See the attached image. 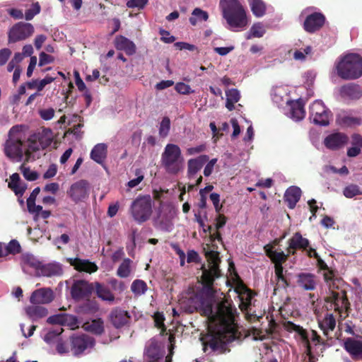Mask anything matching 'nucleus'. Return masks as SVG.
Returning a JSON list of instances; mask_svg holds the SVG:
<instances>
[{
	"label": "nucleus",
	"instance_id": "nucleus-43",
	"mask_svg": "<svg viewBox=\"0 0 362 362\" xmlns=\"http://www.w3.org/2000/svg\"><path fill=\"white\" fill-rule=\"evenodd\" d=\"M343 194L345 197L351 199L355 196L361 195L362 189H361V187L356 184H351L344 187L343 190Z\"/></svg>",
	"mask_w": 362,
	"mask_h": 362
},
{
	"label": "nucleus",
	"instance_id": "nucleus-31",
	"mask_svg": "<svg viewBox=\"0 0 362 362\" xmlns=\"http://www.w3.org/2000/svg\"><path fill=\"white\" fill-rule=\"evenodd\" d=\"M107 155V146L105 144H96L90 152V158L98 163L101 164Z\"/></svg>",
	"mask_w": 362,
	"mask_h": 362
},
{
	"label": "nucleus",
	"instance_id": "nucleus-4",
	"mask_svg": "<svg viewBox=\"0 0 362 362\" xmlns=\"http://www.w3.org/2000/svg\"><path fill=\"white\" fill-rule=\"evenodd\" d=\"M337 75L344 80H355L362 76V57L354 53L345 55L337 65Z\"/></svg>",
	"mask_w": 362,
	"mask_h": 362
},
{
	"label": "nucleus",
	"instance_id": "nucleus-63",
	"mask_svg": "<svg viewBox=\"0 0 362 362\" xmlns=\"http://www.w3.org/2000/svg\"><path fill=\"white\" fill-rule=\"evenodd\" d=\"M216 162H217L216 158H213L209 161L208 160V163H206V165L204 169V176L209 177L211 175V173L214 170V165L216 163Z\"/></svg>",
	"mask_w": 362,
	"mask_h": 362
},
{
	"label": "nucleus",
	"instance_id": "nucleus-17",
	"mask_svg": "<svg viewBox=\"0 0 362 362\" xmlns=\"http://www.w3.org/2000/svg\"><path fill=\"white\" fill-rule=\"evenodd\" d=\"M54 298L53 291L50 288H42L32 293L30 302L34 305L47 304L51 303Z\"/></svg>",
	"mask_w": 362,
	"mask_h": 362
},
{
	"label": "nucleus",
	"instance_id": "nucleus-59",
	"mask_svg": "<svg viewBox=\"0 0 362 362\" xmlns=\"http://www.w3.org/2000/svg\"><path fill=\"white\" fill-rule=\"evenodd\" d=\"M56 79V77H53L47 75L43 79L38 81L37 89L38 91H41L47 84L52 83Z\"/></svg>",
	"mask_w": 362,
	"mask_h": 362
},
{
	"label": "nucleus",
	"instance_id": "nucleus-57",
	"mask_svg": "<svg viewBox=\"0 0 362 362\" xmlns=\"http://www.w3.org/2000/svg\"><path fill=\"white\" fill-rule=\"evenodd\" d=\"M175 89L177 93L184 95L189 94L192 92L190 86L182 82L177 83L175 86Z\"/></svg>",
	"mask_w": 362,
	"mask_h": 362
},
{
	"label": "nucleus",
	"instance_id": "nucleus-6",
	"mask_svg": "<svg viewBox=\"0 0 362 362\" xmlns=\"http://www.w3.org/2000/svg\"><path fill=\"white\" fill-rule=\"evenodd\" d=\"M182 161L180 148L176 144H167L160 160L165 171L172 175L177 174L182 169Z\"/></svg>",
	"mask_w": 362,
	"mask_h": 362
},
{
	"label": "nucleus",
	"instance_id": "nucleus-2",
	"mask_svg": "<svg viewBox=\"0 0 362 362\" xmlns=\"http://www.w3.org/2000/svg\"><path fill=\"white\" fill-rule=\"evenodd\" d=\"M223 16L232 31L238 32L248 24L246 11L238 0H221Z\"/></svg>",
	"mask_w": 362,
	"mask_h": 362
},
{
	"label": "nucleus",
	"instance_id": "nucleus-51",
	"mask_svg": "<svg viewBox=\"0 0 362 362\" xmlns=\"http://www.w3.org/2000/svg\"><path fill=\"white\" fill-rule=\"evenodd\" d=\"M78 319L76 316L69 314H64L63 325H66L72 329L78 327Z\"/></svg>",
	"mask_w": 362,
	"mask_h": 362
},
{
	"label": "nucleus",
	"instance_id": "nucleus-13",
	"mask_svg": "<svg viewBox=\"0 0 362 362\" xmlns=\"http://www.w3.org/2000/svg\"><path fill=\"white\" fill-rule=\"evenodd\" d=\"M93 291V284L84 280H78L74 281L71 287V295L73 299L78 300L90 297Z\"/></svg>",
	"mask_w": 362,
	"mask_h": 362
},
{
	"label": "nucleus",
	"instance_id": "nucleus-33",
	"mask_svg": "<svg viewBox=\"0 0 362 362\" xmlns=\"http://www.w3.org/2000/svg\"><path fill=\"white\" fill-rule=\"evenodd\" d=\"M94 289L95 290L98 297L101 298L103 300L109 302L114 301L115 296L107 286L96 282L95 284Z\"/></svg>",
	"mask_w": 362,
	"mask_h": 362
},
{
	"label": "nucleus",
	"instance_id": "nucleus-24",
	"mask_svg": "<svg viewBox=\"0 0 362 362\" xmlns=\"http://www.w3.org/2000/svg\"><path fill=\"white\" fill-rule=\"evenodd\" d=\"M339 94L344 98L358 99L362 95L359 86L350 83L342 86L339 89Z\"/></svg>",
	"mask_w": 362,
	"mask_h": 362
},
{
	"label": "nucleus",
	"instance_id": "nucleus-32",
	"mask_svg": "<svg viewBox=\"0 0 362 362\" xmlns=\"http://www.w3.org/2000/svg\"><path fill=\"white\" fill-rule=\"evenodd\" d=\"M291 115L296 121L303 119L305 117V112L304 104L300 100L293 101L291 103Z\"/></svg>",
	"mask_w": 362,
	"mask_h": 362
},
{
	"label": "nucleus",
	"instance_id": "nucleus-44",
	"mask_svg": "<svg viewBox=\"0 0 362 362\" xmlns=\"http://www.w3.org/2000/svg\"><path fill=\"white\" fill-rule=\"evenodd\" d=\"M265 33V30L260 23H257L252 25L247 33V39L252 37H262Z\"/></svg>",
	"mask_w": 362,
	"mask_h": 362
},
{
	"label": "nucleus",
	"instance_id": "nucleus-36",
	"mask_svg": "<svg viewBox=\"0 0 362 362\" xmlns=\"http://www.w3.org/2000/svg\"><path fill=\"white\" fill-rule=\"evenodd\" d=\"M337 122L340 126L344 127L358 126L362 123L361 118L348 115H344L337 117Z\"/></svg>",
	"mask_w": 362,
	"mask_h": 362
},
{
	"label": "nucleus",
	"instance_id": "nucleus-12",
	"mask_svg": "<svg viewBox=\"0 0 362 362\" xmlns=\"http://www.w3.org/2000/svg\"><path fill=\"white\" fill-rule=\"evenodd\" d=\"M89 191V182L86 180H80L71 185L67 194L74 203L77 204L88 197Z\"/></svg>",
	"mask_w": 362,
	"mask_h": 362
},
{
	"label": "nucleus",
	"instance_id": "nucleus-19",
	"mask_svg": "<svg viewBox=\"0 0 362 362\" xmlns=\"http://www.w3.org/2000/svg\"><path fill=\"white\" fill-rule=\"evenodd\" d=\"M266 255L274 264V267L277 266H283L282 264L286 262L291 255L288 252L285 254L283 251L277 252L274 250V246L272 244H267L264 247Z\"/></svg>",
	"mask_w": 362,
	"mask_h": 362
},
{
	"label": "nucleus",
	"instance_id": "nucleus-30",
	"mask_svg": "<svg viewBox=\"0 0 362 362\" xmlns=\"http://www.w3.org/2000/svg\"><path fill=\"white\" fill-rule=\"evenodd\" d=\"M83 328L89 332L95 335H101L104 331V322L101 318L93 320L90 322H86L83 325Z\"/></svg>",
	"mask_w": 362,
	"mask_h": 362
},
{
	"label": "nucleus",
	"instance_id": "nucleus-18",
	"mask_svg": "<svg viewBox=\"0 0 362 362\" xmlns=\"http://www.w3.org/2000/svg\"><path fill=\"white\" fill-rule=\"evenodd\" d=\"M349 141L348 136L341 132L329 134L324 140L325 146L330 150H337L343 147Z\"/></svg>",
	"mask_w": 362,
	"mask_h": 362
},
{
	"label": "nucleus",
	"instance_id": "nucleus-25",
	"mask_svg": "<svg viewBox=\"0 0 362 362\" xmlns=\"http://www.w3.org/2000/svg\"><path fill=\"white\" fill-rule=\"evenodd\" d=\"M62 274V268L57 264H40L39 267L36 275L37 276H43L47 277H51L54 276H58Z\"/></svg>",
	"mask_w": 362,
	"mask_h": 362
},
{
	"label": "nucleus",
	"instance_id": "nucleus-27",
	"mask_svg": "<svg viewBox=\"0 0 362 362\" xmlns=\"http://www.w3.org/2000/svg\"><path fill=\"white\" fill-rule=\"evenodd\" d=\"M71 264L79 272H86L90 274L98 270V266L88 259L75 258L71 262Z\"/></svg>",
	"mask_w": 362,
	"mask_h": 362
},
{
	"label": "nucleus",
	"instance_id": "nucleus-22",
	"mask_svg": "<svg viewBox=\"0 0 362 362\" xmlns=\"http://www.w3.org/2000/svg\"><path fill=\"white\" fill-rule=\"evenodd\" d=\"M115 46L117 49L124 51L127 55L135 54L136 50L135 44L123 35H119L115 37Z\"/></svg>",
	"mask_w": 362,
	"mask_h": 362
},
{
	"label": "nucleus",
	"instance_id": "nucleus-3",
	"mask_svg": "<svg viewBox=\"0 0 362 362\" xmlns=\"http://www.w3.org/2000/svg\"><path fill=\"white\" fill-rule=\"evenodd\" d=\"M8 136L4 146L6 156L11 160L21 161L23 158V148L25 146V136L23 126L16 125L11 127Z\"/></svg>",
	"mask_w": 362,
	"mask_h": 362
},
{
	"label": "nucleus",
	"instance_id": "nucleus-29",
	"mask_svg": "<svg viewBox=\"0 0 362 362\" xmlns=\"http://www.w3.org/2000/svg\"><path fill=\"white\" fill-rule=\"evenodd\" d=\"M25 313L27 315L33 320L35 321L38 319L46 317L48 315V310L47 308L34 305L28 306L25 308Z\"/></svg>",
	"mask_w": 362,
	"mask_h": 362
},
{
	"label": "nucleus",
	"instance_id": "nucleus-45",
	"mask_svg": "<svg viewBox=\"0 0 362 362\" xmlns=\"http://www.w3.org/2000/svg\"><path fill=\"white\" fill-rule=\"evenodd\" d=\"M147 284L143 280L136 279L133 281L131 286L132 291L138 296L144 294L147 290Z\"/></svg>",
	"mask_w": 362,
	"mask_h": 362
},
{
	"label": "nucleus",
	"instance_id": "nucleus-26",
	"mask_svg": "<svg viewBox=\"0 0 362 362\" xmlns=\"http://www.w3.org/2000/svg\"><path fill=\"white\" fill-rule=\"evenodd\" d=\"M344 349L351 355L353 359L357 360L362 354V341L348 338L344 342Z\"/></svg>",
	"mask_w": 362,
	"mask_h": 362
},
{
	"label": "nucleus",
	"instance_id": "nucleus-28",
	"mask_svg": "<svg viewBox=\"0 0 362 362\" xmlns=\"http://www.w3.org/2000/svg\"><path fill=\"white\" fill-rule=\"evenodd\" d=\"M318 324L323 334L329 338V332L334 331L335 328L336 320L332 314H327L322 320L319 321Z\"/></svg>",
	"mask_w": 362,
	"mask_h": 362
},
{
	"label": "nucleus",
	"instance_id": "nucleus-14",
	"mask_svg": "<svg viewBox=\"0 0 362 362\" xmlns=\"http://www.w3.org/2000/svg\"><path fill=\"white\" fill-rule=\"evenodd\" d=\"M326 18L321 12H314L306 16L303 22V29L308 33L320 30L325 25Z\"/></svg>",
	"mask_w": 362,
	"mask_h": 362
},
{
	"label": "nucleus",
	"instance_id": "nucleus-35",
	"mask_svg": "<svg viewBox=\"0 0 362 362\" xmlns=\"http://www.w3.org/2000/svg\"><path fill=\"white\" fill-rule=\"evenodd\" d=\"M146 356L149 362H158L162 357L159 346L154 342L151 343L146 349Z\"/></svg>",
	"mask_w": 362,
	"mask_h": 362
},
{
	"label": "nucleus",
	"instance_id": "nucleus-40",
	"mask_svg": "<svg viewBox=\"0 0 362 362\" xmlns=\"http://www.w3.org/2000/svg\"><path fill=\"white\" fill-rule=\"evenodd\" d=\"M284 327L288 332H296L301 337L303 340H307V332L300 325H297L291 321H286L284 322Z\"/></svg>",
	"mask_w": 362,
	"mask_h": 362
},
{
	"label": "nucleus",
	"instance_id": "nucleus-42",
	"mask_svg": "<svg viewBox=\"0 0 362 362\" xmlns=\"http://www.w3.org/2000/svg\"><path fill=\"white\" fill-rule=\"evenodd\" d=\"M153 318L154 320L155 327H156L158 329H160V335L167 334V328L164 324L165 317L163 313L157 311L153 314Z\"/></svg>",
	"mask_w": 362,
	"mask_h": 362
},
{
	"label": "nucleus",
	"instance_id": "nucleus-46",
	"mask_svg": "<svg viewBox=\"0 0 362 362\" xmlns=\"http://www.w3.org/2000/svg\"><path fill=\"white\" fill-rule=\"evenodd\" d=\"M170 129V119L168 117H164L159 126L158 134L160 138L168 136Z\"/></svg>",
	"mask_w": 362,
	"mask_h": 362
},
{
	"label": "nucleus",
	"instance_id": "nucleus-47",
	"mask_svg": "<svg viewBox=\"0 0 362 362\" xmlns=\"http://www.w3.org/2000/svg\"><path fill=\"white\" fill-rule=\"evenodd\" d=\"M275 275L277 280V284L284 288L289 286V283L284 275L283 266H277L274 267Z\"/></svg>",
	"mask_w": 362,
	"mask_h": 362
},
{
	"label": "nucleus",
	"instance_id": "nucleus-38",
	"mask_svg": "<svg viewBox=\"0 0 362 362\" xmlns=\"http://www.w3.org/2000/svg\"><path fill=\"white\" fill-rule=\"evenodd\" d=\"M132 261L129 258H125L119 266L117 275L121 278H127L131 274V264Z\"/></svg>",
	"mask_w": 362,
	"mask_h": 362
},
{
	"label": "nucleus",
	"instance_id": "nucleus-64",
	"mask_svg": "<svg viewBox=\"0 0 362 362\" xmlns=\"http://www.w3.org/2000/svg\"><path fill=\"white\" fill-rule=\"evenodd\" d=\"M9 188L12 191H13V192L15 193L16 195L22 197L27 189V185L25 183H23V184L20 183V184L15 185L14 187H9Z\"/></svg>",
	"mask_w": 362,
	"mask_h": 362
},
{
	"label": "nucleus",
	"instance_id": "nucleus-39",
	"mask_svg": "<svg viewBox=\"0 0 362 362\" xmlns=\"http://www.w3.org/2000/svg\"><path fill=\"white\" fill-rule=\"evenodd\" d=\"M38 140L43 148L49 146L53 140L52 132L50 129H44L39 133Z\"/></svg>",
	"mask_w": 362,
	"mask_h": 362
},
{
	"label": "nucleus",
	"instance_id": "nucleus-48",
	"mask_svg": "<svg viewBox=\"0 0 362 362\" xmlns=\"http://www.w3.org/2000/svg\"><path fill=\"white\" fill-rule=\"evenodd\" d=\"M214 186L209 185L204 188L199 190L200 199L199 202V207L201 209H205L206 207V193L212 191Z\"/></svg>",
	"mask_w": 362,
	"mask_h": 362
},
{
	"label": "nucleus",
	"instance_id": "nucleus-60",
	"mask_svg": "<svg viewBox=\"0 0 362 362\" xmlns=\"http://www.w3.org/2000/svg\"><path fill=\"white\" fill-rule=\"evenodd\" d=\"M226 98L238 103L240 98V92L236 88L229 89L226 92Z\"/></svg>",
	"mask_w": 362,
	"mask_h": 362
},
{
	"label": "nucleus",
	"instance_id": "nucleus-21",
	"mask_svg": "<svg viewBox=\"0 0 362 362\" xmlns=\"http://www.w3.org/2000/svg\"><path fill=\"white\" fill-rule=\"evenodd\" d=\"M297 284L305 291H313L317 286L316 276L311 273H300L297 275Z\"/></svg>",
	"mask_w": 362,
	"mask_h": 362
},
{
	"label": "nucleus",
	"instance_id": "nucleus-55",
	"mask_svg": "<svg viewBox=\"0 0 362 362\" xmlns=\"http://www.w3.org/2000/svg\"><path fill=\"white\" fill-rule=\"evenodd\" d=\"M54 61V57L46 54L44 52L40 53L39 55V64L40 66H45L48 64H51Z\"/></svg>",
	"mask_w": 362,
	"mask_h": 362
},
{
	"label": "nucleus",
	"instance_id": "nucleus-52",
	"mask_svg": "<svg viewBox=\"0 0 362 362\" xmlns=\"http://www.w3.org/2000/svg\"><path fill=\"white\" fill-rule=\"evenodd\" d=\"M28 148L25 150L24 153L27 157V160L33 152L37 151L39 150V144L35 140H32L30 139H28Z\"/></svg>",
	"mask_w": 362,
	"mask_h": 362
},
{
	"label": "nucleus",
	"instance_id": "nucleus-34",
	"mask_svg": "<svg viewBox=\"0 0 362 362\" xmlns=\"http://www.w3.org/2000/svg\"><path fill=\"white\" fill-rule=\"evenodd\" d=\"M99 309L98 305L95 300H87L78 307V313L80 314H94Z\"/></svg>",
	"mask_w": 362,
	"mask_h": 362
},
{
	"label": "nucleus",
	"instance_id": "nucleus-10",
	"mask_svg": "<svg viewBox=\"0 0 362 362\" xmlns=\"http://www.w3.org/2000/svg\"><path fill=\"white\" fill-rule=\"evenodd\" d=\"M34 27L30 23L19 22L16 23L8 32V42H16L24 40L34 33Z\"/></svg>",
	"mask_w": 362,
	"mask_h": 362
},
{
	"label": "nucleus",
	"instance_id": "nucleus-20",
	"mask_svg": "<svg viewBox=\"0 0 362 362\" xmlns=\"http://www.w3.org/2000/svg\"><path fill=\"white\" fill-rule=\"evenodd\" d=\"M209 157L206 155H201L195 158H191L187 161V177L194 178L197 173L208 162Z\"/></svg>",
	"mask_w": 362,
	"mask_h": 362
},
{
	"label": "nucleus",
	"instance_id": "nucleus-1",
	"mask_svg": "<svg viewBox=\"0 0 362 362\" xmlns=\"http://www.w3.org/2000/svg\"><path fill=\"white\" fill-rule=\"evenodd\" d=\"M186 312H198L206 317L214 327H210L207 333L200 338L204 352L223 354L229 352L228 343L233 341L238 332L235 317L236 308L232 301L227 299L217 303L214 309V299L195 294L187 300Z\"/></svg>",
	"mask_w": 362,
	"mask_h": 362
},
{
	"label": "nucleus",
	"instance_id": "nucleus-41",
	"mask_svg": "<svg viewBox=\"0 0 362 362\" xmlns=\"http://www.w3.org/2000/svg\"><path fill=\"white\" fill-rule=\"evenodd\" d=\"M250 6L252 13L256 17H262L265 14L266 6L262 0H252Z\"/></svg>",
	"mask_w": 362,
	"mask_h": 362
},
{
	"label": "nucleus",
	"instance_id": "nucleus-50",
	"mask_svg": "<svg viewBox=\"0 0 362 362\" xmlns=\"http://www.w3.org/2000/svg\"><path fill=\"white\" fill-rule=\"evenodd\" d=\"M40 6L38 2L32 4L31 8L27 9L25 13V18L27 21L32 20L35 15L40 12Z\"/></svg>",
	"mask_w": 362,
	"mask_h": 362
},
{
	"label": "nucleus",
	"instance_id": "nucleus-15",
	"mask_svg": "<svg viewBox=\"0 0 362 362\" xmlns=\"http://www.w3.org/2000/svg\"><path fill=\"white\" fill-rule=\"evenodd\" d=\"M131 316L128 311L119 307L113 308L110 315L109 320L116 329H120L129 324Z\"/></svg>",
	"mask_w": 362,
	"mask_h": 362
},
{
	"label": "nucleus",
	"instance_id": "nucleus-8",
	"mask_svg": "<svg viewBox=\"0 0 362 362\" xmlns=\"http://www.w3.org/2000/svg\"><path fill=\"white\" fill-rule=\"evenodd\" d=\"M70 347L74 356L81 355L86 349L95 346V339L86 334H75L70 337Z\"/></svg>",
	"mask_w": 362,
	"mask_h": 362
},
{
	"label": "nucleus",
	"instance_id": "nucleus-61",
	"mask_svg": "<svg viewBox=\"0 0 362 362\" xmlns=\"http://www.w3.org/2000/svg\"><path fill=\"white\" fill-rule=\"evenodd\" d=\"M63 329L60 328V329H54L49 331L46 335L45 336V341L47 343H50L54 341V339L57 337L62 332Z\"/></svg>",
	"mask_w": 362,
	"mask_h": 362
},
{
	"label": "nucleus",
	"instance_id": "nucleus-58",
	"mask_svg": "<svg viewBox=\"0 0 362 362\" xmlns=\"http://www.w3.org/2000/svg\"><path fill=\"white\" fill-rule=\"evenodd\" d=\"M40 117L44 120H50L54 115V110L52 107L39 110Z\"/></svg>",
	"mask_w": 362,
	"mask_h": 362
},
{
	"label": "nucleus",
	"instance_id": "nucleus-9",
	"mask_svg": "<svg viewBox=\"0 0 362 362\" xmlns=\"http://www.w3.org/2000/svg\"><path fill=\"white\" fill-rule=\"evenodd\" d=\"M331 115L330 110L321 100H315L310 106V117L315 124L327 126Z\"/></svg>",
	"mask_w": 362,
	"mask_h": 362
},
{
	"label": "nucleus",
	"instance_id": "nucleus-62",
	"mask_svg": "<svg viewBox=\"0 0 362 362\" xmlns=\"http://www.w3.org/2000/svg\"><path fill=\"white\" fill-rule=\"evenodd\" d=\"M11 54L8 48H4L0 50V66L4 65Z\"/></svg>",
	"mask_w": 362,
	"mask_h": 362
},
{
	"label": "nucleus",
	"instance_id": "nucleus-54",
	"mask_svg": "<svg viewBox=\"0 0 362 362\" xmlns=\"http://www.w3.org/2000/svg\"><path fill=\"white\" fill-rule=\"evenodd\" d=\"M21 249L19 243L16 240H11L6 247L8 253L13 255L19 253L21 252Z\"/></svg>",
	"mask_w": 362,
	"mask_h": 362
},
{
	"label": "nucleus",
	"instance_id": "nucleus-37",
	"mask_svg": "<svg viewBox=\"0 0 362 362\" xmlns=\"http://www.w3.org/2000/svg\"><path fill=\"white\" fill-rule=\"evenodd\" d=\"M208 18L209 14L206 11H203L199 8H195L192 11V16L189 18V21L191 25H196L197 21H206Z\"/></svg>",
	"mask_w": 362,
	"mask_h": 362
},
{
	"label": "nucleus",
	"instance_id": "nucleus-23",
	"mask_svg": "<svg viewBox=\"0 0 362 362\" xmlns=\"http://www.w3.org/2000/svg\"><path fill=\"white\" fill-rule=\"evenodd\" d=\"M301 189L297 186H291L288 187L284 194L285 201L289 209H294L297 202L301 197Z\"/></svg>",
	"mask_w": 362,
	"mask_h": 362
},
{
	"label": "nucleus",
	"instance_id": "nucleus-53",
	"mask_svg": "<svg viewBox=\"0 0 362 362\" xmlns=\"http://www.w3.org/2000/svg\"><path fill=\"white\" fill-rule=\"evenodd\" d=\"M23 264L33 267L37 272L41 262L35 259L33 255H26L23 257Z\"/></svg>",
	"mask_w": 362,
	"mask_h": 362
},
{
	"label": "nucleus",
	"instance_id": "nucleus-7",
	"mask_svg": "<svg viewBox=\"0 0 362 362\" xmlns=\"http://www.w3.org/2000/svg\"><path fill=\"white\" fill-rule=\"evenodd\" d=\"M131 214L134 219L139 223L148 221L152 214V201L150 196H139L131 205Z\"/></svg>",
	"mask_w": 362,
	"mask_h": 362
},
{
	"label": "nucleus",
	"instance_id": "nucleus-56",
	"mask_svg": "<svg viewBox=\"0 0 362 362\" xmlns=\"http://www.w3.org/2000/svg\"><path fill=\"white\" fill-rule=\"evenodd\" d=\"M148 0H129L127 6L129 8H138L142 9L148 4Z\"/></svg>",
	"mask_w": 362,
	"mask_h": 362
},
{
	"label": "nucleus",
	"instance_id": "nucleus-16",
	"mask_svg": "<svg viewBox=\"0 0 362 362\" xmlns=\"http://www.w3.org/2000/svg\"><path fill=\"white\" fill-rule=\"evenodd\" d=\"M310 245L308 239L303 238L300 232H296L288 240L286 252L294 255L298 250H307Z\"/></svg>",
	"mask_w": 362,
	"mask_h": 362
},
{
	"label": "nucleus",
	"instance_id": "nucleus-5",
	"mask_svg": "<svg viewBox=\"0 0 362 362\" xmlns=\"http://www.w3.org/2000/svg\"><path fill=\"white\" fill-rule=\"evenodd\" d=\"M206 257L207 258L209 268L206 269L204 266H202L201 282L206 292L213 294L214 293V282L216 279L221 276V270L219 269L221 259L219 253L214 250L207 251L206 252Z\"/></svg>",
	"mask_w": 362,
	"mask_h": 362
},
{
	"label": "nucleus",
	"instance_id": "nucleus-49",
	"mask_svg": "<svg viewBox=\"0 0 362 362\" xmlns=\"http://www.w3.org/2000/svg\"><path fill=\"white\" fill-rule=\"evenodd\" d=\"M20 169L23 173V177L28 181H35L39 177V175L36 171L30 170L29 168L25 167L23 164L21 165Z\"/></svg>",
	"mask_w": 362,
	"mask_h": 362
},
{
	"label": "nucleus",
	"instance_id": "nucleus-11",
	"mask_svg": "<svg viewBox=\"0 0 362 362\" xmlns=\"http://www.w3.org/2000/svg\"><path fill=\"white\" fill-rule=\"evenodd\" d=\"M325 301L331 303V307H333L335 311L339 313L344 310L347 314L351 310L350 303L346 296V292L344 290L340 291H331Z\"/></svg>",
	"mask_w": 362,
	"mask_h": 362
}]
</instances>
